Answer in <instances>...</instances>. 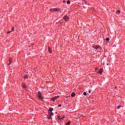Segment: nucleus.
Wrapping results in <instances>:
<instances>
[{"label": "nucleus", "mask_w": 125, "mask_h": 125, "mask_svg": "<svg viewBox=\"0 0 125 125\" xmlns=\"http://www.w3.org/2000/svg\"><path fill=\"white\" fill-rule=\"evenodd\" d=\"M51 12H56L60 11V9L57 8L54 9H50Z\"/></svg>", "instance_id": "f257e3e1"}, {"label": "nucleus", "mask_w": 125, "mask_h": 125, "mask_svg": "<svg viewBox=\"0 0 125 125\" xmlns=\"http://www.w3.org/2000/svg\"><path fill=\"white\" fill-rule=\"evenodd\" d=\"M63 19L66 22H68L70 18H69V17H68L67 16H64L63 17Z\"/></svg>", "instance_id": "f03ea898"}, {"label": "nucleus", "mask_w": 125, "mask_h": 125, "mask_svg": "<svg viewBox=\"0 0 125 125\" xmlns=\"http://www.w3.org/2000/svg\"><path fill=\"white\" fill-rule=\"evenodd\" d=\"M39 98L41 99V100H42V93L40 91L38 92V95Z\"/></svg>", "instance_id": "7ed1b4c3"}, {"label": "nucleus", "mask_w": 125, "mask_h": 125, "mask_svg": "<svg viewBox=\"0 0 125 125\" xmlns=\"http://www.w3.org/2000/svg\"><path fill=\"white\" fill-rule=\"evenodd\" d=\"M57 98H59V96H56L55 97L51 98V100H52V101H54V102L55 100H56V99H57Z\"/></svg>", "instance_id": "20e7f679"}, {"label": "nucleus", "mask_w": 125, "mask_h": 125, "mask_svg": "<svg viewBox=\"0 0 125 125\" xmlns=\"http://www.w3.org/2000/svg\"><path fill=\"white\" fill-rule=\"evenodd\" d=\"M93 48H94L95 49H99V48L101 49V48L100 47V46H98V45H94L93 46Z\"/></svg>", "instance_id": "39448f33"}, {"label": "nucleus", "mask_w": 125, "mask_h": 125, "mask_svg": "<svg viewBox=\"0 0 125 125\" xmlns=\"http://www.w3.org/2000/svg\"><path fill=\"white\" fill-rule=\"evenodd\" d=\"M103 72V68H102V69L99 70V73L100 74V75H102Z\"/></svg>", "instance_id": "423d86ee"}, {"label": "nucleus", "mask_w": 125, "mask_h": 125, "mask_svg": "<svg viewBox=\"0 0 125 125\" xmlns=\"http://www.w3.org/2000/svg\"><path fill=\"white\" fill-rule=\"evenodd\" d=\"M22 86L23 87V88H27V86H26V85H25V84L23 83L22 84Z\"/></svg>", "instance_id": "0eeeda50"}, {"label": "nucleus", "mask_w": 125, "mask_h": 125, "mask_svg": "<svg viewBox=\"0 0 125 125\" xmlns=\"http://www.w3.org/2000/svg\"><path fill=\"white\" fill-rule=\"evenodd\" d=\"M13 31H14V27L12 28V31H9L7 33V34H10V33H11V32H13Z\"/></svg>", "instance_id": "6e6552de"}, {"label": "nucleus", "mask_w": 125, "mask_h": 125, "mask_svg": "<svg viewBox=\"0 0 125 125\" xmlns=\"http://www.w3.org/2000/svg\"><path fill=\"white\" fill-rule=\"evenodd\" d=\"M75 95H76V94L74 92L72 93V94H71L72 97H75Z\"/></svg>", "instance_id": "1a4fd4ad"}, {"label": "nucleus", "mask_w": 125, "mask_h": 125, "mask_svg": "<svg viewBox=\"0 0 125 125\" xmlns=\"http://www.w3.org/2000/svg\"><path fill=\"white\" fill-rule=\"evenodd\" d=\"M48 51L49 52V53H51V48H50V47H48Z\"/></svg>", "instance_id": "9d476101"}, {"label": "nucleus", "mask_w": 125, "mask_h": 125, "mask_svg": "<svg viewBox=\"0 0 125 125\" xmlns=\"http://www.w3.org/2000/svg\"><path fill=\"white\" fill-rule=\"evenodd\" d=\"M49 111H50V112H52V111H53V108L50 107Z\"/></svg>", "instance_id": "9b49d317"}, {"label": "nucleus", "mask_w": 125, "mask_h": 125, "mask_svg": "<svg viewBox=\"0 0 125 125\" xmlns=\"http://www.w3.org/2000/svg\"><path fill=\"white\" fill-rule=\"evenodd\" d=\"M64 118H65V117H64V116L63 117H59V120H63V119H64Z\"/></svg>", "instance_id": "f8f14e48"}, {"label": "nucleus", "mask_w": 125, "mask_h": 125, "mask_svg": "<svg viewBox=\"0 0 125 125\" xmlns=\"http://www.w3.org/2000/svg\"><path fill=\"white\" fill-rule=\"evenodd\" d=\"M9 61L10 63L8 65H10V64H11V63L12 62V61L11 59H10Z\"/></svg>", "instance_id": "ddd939ff"}, {"label": "nucleus", "mask_w": 125, "mask_h": 125, "mask_svg": "<svg viewBox=\"0 0 125 125\" xmlns=\"http://www.w3.org/2000/svg\"><path fill=\"white\" fill-rule=\"evenodd\" d=\"M121 13V11H117L116 14H120Z\"/></svg>", "instance_id": "4468645a"}, {"label": "nucleus", "mask_w": 125, "mask_h": 125, "mask_svg": "<svg viewBox=\"0 0 125 125\" xmlns=\"http://www.w3.org/2000/svg\"><path fill=\"white\" fill-rule=\"evenodd\" d=\"M48 120H50V119H51V116L50 115H49L48 116Z\"/></svg>", "instance_id": "2eb2a0df"}, {"label": "nucleus", "mask_w": 125, "mask_h": 125, "mask_svg": "<svg viewBox=\"0 0 125 125\" xmlns=\"http://www.w3.org/2000/svg\"><path fill=\"white\" fill-rule=\"evenodd\" d=\"M24 79H28V75H24Z\"/></svg>", "instance_id": "dca6fc26"}, {"label": "nucleus", "mask_w": 125, "mask_h": 125, "mask_svg": "<svg viewBox=\"0 0 125 125\" xmlns=\"http://www.w3.org/2000/svg\"><path fill=\"white\" fill-rule=\"evenodd\" d=\"M70 124H71V122L69 121L66 124V125H70Z\"/></svg>", "instance_id": "f3484780"}, {"label": "nucleus", "mask_w": 125, "mask_h": 125, "mask_svg": "<svg viewBox=\"0 0 125 125\" xmlns=\"http://www.w3.org/2000/svg\"><path fill=\"white\" fill-rule=\"evenodd\" d=\"M67 4H70V3H71V1L70 0H68L67 1Z\"/></svg>", "instance_id": "a211bd4d"}, {"label": "nucleus", "mask_w": 125, "mask_h": 125, "mask_svg": "<svg viewBox=\"0 0 125 125\" xmlns=\"http://www.w3.org/2000/svg\"><path fill=\"white\" fill-rule=\"evenodd\" d=\"M105 40L108 42V41H110V39H109V38H106Z\"/></svg>", "instance_id": "6ab92c4d"}, {"label": "nucleus", "mask_w": 125, "mask_h": 125, "mask_svg": "<svg viewBox=\"0 0 125 125\" xmlns=\"http://www.w3.org/2000/svg\"><path fill=\"white\" fill-rule=\"evenodd\" d=\"M50 116H53V113L52 112H51V113L49 114Z\"/></svg>", "instance_id": "aec40b11"}, {"label": "nucleus", "mask_w": 125, "mask_h": 125, "mask_svg": "<svg viewBox=\"0 0 125 125\" xmlns=\"http://www.w3.org/2000/svg\"><path fill=\"white\" fill-rule=\"evenodd\" d=\"M83 94V95L85 96V95H87V94H86V92H84Z\"/></svg>", "instance_id": "412c9836"}, {"label": "nucleus", "mask_w": 125, "mask_h": 125, "mask_svg": "<svg viewBox=\"0 0 125 125\" xmlns=\"http://www.w3.org/2000/svg\"><path fill=\"white\" fill-rule=\"evenodd\" d=\"M121 106L119 105V106L117 107V109H120L121 108Z\"/></svg>", "instance_id": "4be33fe9"}, {"label": "nucleus", "mask_w": 125, "mask_h": 125, "mask_svg": "<svg viewBox=\"0 0 125 125\" xmlns=\"http://www.w3.org/2000/svg\"><path fill=\"white\" fill-rule=\"evenodd\" d=\"M58 107H61V104H59V105H58Z\"/></svg>", "instance_id": "5701e85b"}, {"label": "nucleus", "mask_w": 125, "mask_h": 125, "mask_svg": "<svg viewBox=\"0 0 125 125\" xmlns=\"http://www.w3.org/2000/svg\"><path fill=\"white\" fill-rule=\"evenodd\" d=\"M65 2H66V1H64V0H63V3H65Z\"/></svg>", "instance_id": "b1692460"}, {"label": "nucleus", "mask_w": 125, "mask_h": 125, "mask_svg": "<svg viewBox=\"0 0 125 125\" xmlns=\"http://www.w3.org/2000/svg\"><path fill=\"white\" fill-rule=\"evenodd\" d=\"M88 92H89V93H90V92H91V91H90V90H89Z\"/></svg>", "instance_id": "393cba45"}, {"label": "nucleus", "mask_w": 125, "mask_h": 125, "mask_svg": "<svg viewBox=\"0 0 125 125\" xmlns=\"http://www.w3.org/2000/svg\"><path fill=\"white\" fill-rule=\"evenodd\" d=\"M98 68H96V70H97Z\"/></svg>", "instance_id": "a878e982"}]
</instances>
